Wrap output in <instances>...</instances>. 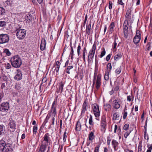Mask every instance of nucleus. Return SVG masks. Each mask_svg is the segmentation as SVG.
<instances>
[{
    "label": "nucleus",
    "instance_id": "obj_4",
    "mask_svg": "<svg viewBox=\"0 0 152 152\" xmlns=\"http://www.w3.org/2000/svg\"><path fill=\"white\" fill-rule=\"evenodd\" d=\"M17 31L16 36L17 38L19 39H23L25 37L26 32L24 29H17L16 30Z\"/></svg>",
    "mask_w": 152,
    "mask_h": 152
},
{
    "label": "nucleus",
    "instance_id": "obj_36",
    "mask_svg": "<svg viewBox=\"0 0 152 152\" xmlns=\"http://www.w3.org/2000/svg\"><path fill=\"white\" fill-rule=\"evenodd\" d=\"M94 138V133L91 132L89 134V140H92Z\"/></svg>",
    "mask_w": 152,
    "mask_h": 152
},
{
    "label": "nucleus",
    "instance_id": "obj_60",
    "mask_svg": "<svg viewBox=\"0 0 152 152\" xmlns=\"http://www.w3.org/2000/svg\"><path fill=\"white\" fill-rule=\"evenodd\" d=\"M86 52H83L82 54L83 60L84 61H86Z\"/></svg>",
    "mask_w": 152,
    "mask_h": 152
},
{
    "label": "nucleus",
    "instance_id": "obj_7",
    "mask_svg": "<svg viewBox=\"0 0 152 152\" xmlns=\"http://www.w3.org/2000/svg\"><path fill=\"white\" fill-rule=\"evenodd\" d=\"M126 20L125 21H127L128 22H130L131 23H132L133 21V16L132 15L131 10L130 9H128L126 12L125 16Z\"/></svg>",
    "mask_w": 152,
    "mask_h": 152
},
{
    "label": "nucleus",
    "instance_id": "obj_37",
    "mask_svg": "<svg viewBox=\"0 0 152 152\" xmlns=\"http://www.w3.org/2000/svg\"><path fill=\"white\" fill-rule=\"evenodd\" d=\"M5 12V10L3 7H0V15H3Z\"/></svg>",
    "mask_w": 152,
    "mask_h": 152
},
{
    "label": "nucleus",
    "instance_id": "obj_46",
    "mask_svg": "<svg viewBox=\"0 0 152 152\" xmlns=\"http://www.w3.org/2000/svg\"><path fill=\"white\" fill-rule=\"evenodd\" d=\"M144 138L145 139L148 140L149 139L148 136L147 134H146V130H145V131H144Z\"/></svg>",
    "mask_w": 152,
    "mask_h": 152
},
{
    "label": "nucleus",
    "instance_id": "obj_41",
    "mask_svg": "<svg viewBox=\"0 0 152 152\" xmlns=\"http://www.w3.org/2000/svg\"><path fill=\"white\" fill-rule=\"evenodd\" d=\"M6 25V23L4 21H0V27H4Z\"/></svg>",
    "mask_w": 152,
    "mask_h": 152
},
{
    "label": "nucleus",
    "instance_id": "obj_38",
    "mask_svg": "<svg viewBox=\"0 0 152 152\" xmlns=\"http://www.w3.org/2000/svg\"><path fill=\"white\" fill-rule=\"evenodd\" d=\"M107 69L108 71L109 72H111L112 69V66L111 63H108L107 65Z\"/></svg>",
    "mask_w": 152,
    "mask_h": 152
},
{
    "label": "nucleus",
    "instance_id": "obj_18",
    "mask_svg": "<svg viewBox=\"0 0 152 152\" xmlns=\"http://www.w3.org/2000/svg\"><path fill=\"white\" fill-rule=\"evenodd\" d=\"M15 79L17 80H20L22 78V74L20 71L18 72L14 77Z\"/></svg>",
    "mask_w": 152,
    "mask_h": 152
},
{
    "label": "nucleus",
    "instance_id": "obj_30",
    "mask_svg": "<svg viewBox=\"0 0 152 152\" xmlns=\"http://www.w3.org/2000/svg\"><path fill=\"white\" fill-rule=\"evenodd\" d=\"M118 39V38L116 37H115V38L114 42L113 44V48L114 49H116V46L117 45V43L118 42L117 41V40Z\"/></svg>",
    "mask_w": 152,
    "mask_h": 152
},
{
    "label": "nucleus",
    "instance_id": "obj_14",
    "mask_svg": "<svg viewBox=\"0 0 152 152\" xmlns=\"http://www.w3.org/2000/svg\"><path fill=\"white\" fill-rule=\"evenodd\" d=\"M9 126L10 128V130L12 132H14L16 127V124L14 121H10L9 124Z\"/></svg>",
    "mask_w": 152,
    "mask_h": 152
},
{
    "label": "nucleus",
    "instance_id": "obj_21",
    "mask_svg": "<svg viewBox=\"0 0 152 152\" xmlns=\"http://www.w3.org/2000/svg\"><path fill=\"white\" fill-rule=\"evenodd\" d=\"M47 146L42 144L39 148V152H44L45 151Z\"/></svg>",
    "mask_w": 152,
    "mask_h": 152
},
{
    "label": "nucleus",
    "instance_id": "obj_34",
    "mask_svg": "<svg viewBox=\"0 0 152 152\" xmlns=\"http://www.w3.org/2000/svg\"><path fill=\"white\" fill-rule=\"evenodd\" d=\"M147 146L148 148V149L147 151L146 152H151V150H152V144H148Z\"/></svg>",
    "mask_w": 152,
    "mask_h": 152
},
{
    "label": "nucleus",
    "instance_id": "obj_2",
    "mask_svg": "<svg viewBox=\"0 0 152 152\" xmlns=\"http://www.w3.org/2000/svg\"><path fill=\"white\" fill-rule=\"evenodd\" d=\"M101 75L100 74H99L97 76L95 73H94L92 88H94V84H95L96 88L97 90L99 88L101 84Z\"/></svg>",
    "mask_w": 152,
    "mask_h": 152
},
{
    "label": "nucleus",
    "instance_id": "obj_9",
    "mask_svg": "<svg viewBox=\"0 0 152 152\" xmlns=\"http://www.w3.org/2000/svg\"><path fill=\"white\" fill-rule=\"evenodd\" d=\"M129 24L127 21H125L123 24V31L124 37L127 38L129 34L128 30Z\"/></svg>",
    "mask_w": 152,
    "mask_h": 152
},
{
    "label": "nucleus",
    "instance_id": "obj_32",
    "mask_svg": "<svg viewBox=\"0 0 152 152\" xmlns=\"http://www.w3.org/2000/svg\"><path fill=\"white\" fill-rule=\"evenodd\" d=\"M73 67V66H68L65 70L66 72L68 74H70L69 71L72 69Z\"/></svg>",
    "mask_w": 152,
    "mask_h": 152
},
{
    "label": "nucleus",
    "instance_id": "obj_27",
    "mask_svg": "<svg viewBox=\"0 0 152 152\" xmlns=\"http://www.w3.org/2000/svg\"><path fill=\"white\" fill-rule=\"evenodd\" d=\"M119 118V115L118 113H115L113 116V119L114 120H118Z\"/></svg>",
    "mask_w": 152,
    "mask_h": 152
},
{
    "label": "nucleus",
    "instance_id": "obj_28",
    "mask_svg": "<svg viewBox=\"0 0 152 152\" xmlns=\"http://www.w3.org/2000/svg\"><path fill=\"white\" fill-rule=\"evenodd\" d=\"M115 26L114 23L112 22L109 26V28L110 29V31L112 33L113 31L114 27Z\"/></svg>",
    "mask_w": 152,
    "mask_h": 152
},
{
    "label": "nucleus",
    "instance_id": "obj_50",
    "mask_svg": "<svg viewBox=\"0 0 152 152\" xmlns=\"http://www.w3.org/2000/svg\"><path fill=\"white\" fill-rule=\"evenodd\" d=\"M4 52L8 56H10V52L9 50L8 49H5L4 50Z\"/></svg>",
    "mask_w": 152,
    "mask_h": 152
},
{
    "label": "nucleus",
    "instance_id": "obj_43",
    "mask_svg": "<svg viewBox=\"0 0 152 152\" xmlns=\"http://www.w3.org/2000/svg\"><path fill=\"white\" fill-rule=\"evenodd\" d=\"M81 50V46L80 45V44H79L77 48V54L78 56L80 55V50Z\"/></svg>",
    "mask_w": 152,
    "mask_h": 152
},
{
    "label": "nucleus",
    "instance_id": "obj_29",
    "mask_svg": "<svg viewBox=\"0 0 152 152\" xmlns=\"http://www.w3.org/2000/svg\"><path fill=\"white\" fill-rule=\"evenodd\" d=\"M105 110L106 111H109L110 110L111 106L109 104H106L104 105Z\"/></svg>",
    "mask_w": 152,
    "mask_h": 152
},
{
    "label": "nucleus",
    "instance_id": "obj_44",
    "mask_svg": "<svg viewBox=\"0 0 152 152\" xmlns=\"http://www.w3.org/2000/svg\"><path fill=\"white\" fill-rule=\"evenodd\" d=\"M133 96L132 94L131 95L128 96H127V100L129 102H130L132 99L133 98Z\"/></svg>",
    "mask_w": 152,
    "mask_h": 152
},
{
    "label": "nucleus",
    "instance_id": "obj_45",
    "mask_svg": "<svg viewBox=\"0 0 152 152\" xmlns=\"http://www.w3.org/2000/svg\"><path fill=\"white\" fill-rule=\"evenodd\" d=\"M106 53V51L105 50L104 48H103V50L102 51L101 54L100 55V58L104 56L105 55Z\"/></svg>",
    "mask_w": 152,
    "mask_h": 152
},
{
    "label": "nucleus",
    "instance_id": "obj_33",
    "mask_svg": "<svg viewBox=\"0 0 152 152\" xmlns=\"http://www.w3.org/2000/svg\"><path fill=\"white\" fill-rule=\"evenodd\" d=\"M71 43L70 44V47H71V52L70 56H71V59H73V56L74 55V50L72 48V47L71 45Z\"/></svg>",
    "mask_w": 152,
    "mask_h": 152
},
{
    "label": "nucleus",
    "instance_id": "obj_63",
    "mask_svg": "<svg viewBox=\"0 0 152 152\" xmlns=\"http://www.w3.org/2000/svg\"><path fill=\"white\" fill-rule=\"evenodd\" d=\"M55 120V117H53V118L51 121V122L52 123V124L53 125H54V124Z\"/></svg>",
    "mask_w": 152,
    "mask_h": 152
},
{
    "label": "nucleus",
    "instance_id": "obj_51",
    "mask_svg": "<svg viewBox=\"0 0 152 152\" xmlns=\"http://www.w3.org/2000/svg\"><path fill=\"white\" fill-rule=\"evenodd\" d=\"M67 137V134L66 132H65L64 133V136H63V141L64 142H65L66 141V138Z\"/></svg>",
    "mask_w": 152,
    "mask_h": 152
},
{
    "label": "nucleus",
    "instance_id": "obj_24",
    "mask_svg": "<svg viewBox=\"0 0 152 152\" xmlns=\"http://www.w3.org/2000/svg\"><path fill=\"white\" fill-rule=\"evenodd\" d=\"M5 130V127L3 125H0V135L3 134Z\"/></svg>",
    "mask_w": 152,
    "mask_h": 152
},
{
    "label": "nucleus",
    "instance_id": "obj_22",
    "mask_svg": "<svg viewBox=\"0 0 152 152\" xmlns=\"http://www.w3.org/2000/svg\"><path fill=\"white\" fill-rule=\"evenodd\" d=\"M81 124L80 122L78 121L77 122V124L75 127V129L76 130L80 131L81 129Z\"/></svg>",
    "mask_w": 152,
    "mask_h": 152
},
{
    "label": "nucleus",
    "instance_id": "obj_40",
    "mask_svg": "<svg viewBox=\"0 0 152 152\" xmlns=\"http://www.w3.org/2000/svg\"><path fill=\"white\" fill-rule=\"evenodd\" d=\"M109 72H106L104 76V79L105 80H107L109 79Z\"/></svg>",
    "mask_w": 152,
    "mask_h": 152
},
{
    "label": "nucleus",
    "instance_id": "obj_10",
    "mask_svg": "<svg viewBox=\"0 0 152 152\" xmlns=\"http://www.w3.org/2000/svg\"><path fill=\"white\" fill-rule=\"evenodd\" d=\"M13 148L12 145L10 143L5 144L2 152H12Z\"/></svg>",
    "mask_w": 152,
    "mask_h": 152
},
{
    "label": "nucleus",
    "instance_id": "obj_15",
    "mask_svg": "<svg viewBox=\"0 0 152 152\" xmlns=\"http://www.w3.org/2000/svg\"><path fill=\"white\" fill-rule=\"evenodd\" d=\"M46 41L45 39L43 38L41 41V43L40 45V48L41 50H43L45 48Z\"/></svg>",
    "mask_w": 152,
    "mask_h": 152
},
{
    "label": "nucleus",
    "instance_id": "obj_49",
    "mask_svg": "<svg viewBox=\"0 0 152 152\" xmlns=\"http://www.w3.org/2000/svg\"><path fill=\"white\" fill-rule=\"evenodd\" d=\"M129 126V124H126L124 125L123 129L124 130H126L128 128Z\"/></svg>",
    "mask_w": 152,
    "mask_h": 152
},
{
    "label": "nucleus",
    "instance_id": "obj_16",
    "mask_svg": "<svg viewBox=\"0 0 152 152\" xmlns=\"http://www.w3.org/2000/svg\"><path fill=\"white\" fill-rule=\"evenodd\" d=\"M112 145L114 148L115 151H117V148L119 145L118 142L116 140H113L112 141Z\"/></svg>",
    "mask_w": 152,
    "mask_h": 152
},
{
    "label": "nucleus",
    "instance_id": "obj_13",
    "mask_svg": "<svg viewBox=\"0 0 152 152\" xmlns=\"http://www.w3.org/2000/svg\"><path fill=\"white\" fill-rule=\"evenodd\" d=\"M56 101H54L51 107V116L53 117H55L56 115Z\"/></svg>",
    "mask_w": 152,
    "mask_h": 152
},
{
    "label": "nucleus",
    "instance_id": "obj_57",
    "mask_svg": "<svg viewBox=\"0 0 152 152\" xmlns=\"http://www.w3.org/2000/svg\"><path fill=\"white\" fill-rule=\"evenodd\" d=\"M110 137H107V143L108 145H109L110 144Z\"/></svg>",
    "mask_w": 152,
    "mask_h": 152
},
{
    "label": "nucleus",
    "instance_id": "obj_25",
    "mask_svg": "<svg viewBox=\"0 0 152 152\" xmlns=\"http://www.w3.org/2000/svg\"><path fill=\"white\" fill-rule=\"evenodd\" d=\"M91 23H89L88 26H87L86 28V33L88 34L89 35L91 32Z\"/></svg>",
    "mask_w": 152,
    "mask_h": 152
},
{
    "label": "nucleus",
    "instance_id": "obj_3",
    "mask_svg": "<svg viewBox=\"0 0 152 152\" xmlns=\"http://www.w3.org/2000/svg\"><path fill=\"white\" fill-rule=\"evenodd\" d=\"M96 49V45L94 44L91 50L88 53V63H91L94 58Z\"/></svg>",
    "mask_w": 152,
    "mask_h": 152
},
{
    "label": "nucleus",
    "instance_id": "obj_59",
    "mask_svg": "<svg viewBox=\"0 0 152 152\" xmlns=\"http://www.w3.org/2000/svg\"><path fill=\"white\" fill-rule=\"evenodd\" d=\"M60 66H56L55 70L56 72H58L60 68Z\"/></svg>",
    "mask_w": 152,
    "mask_h": 152
},
{
    "label": "nucleus",
    "instance_id": "obj_58",
    "mask_svg": "<svg viewBox=\"0 0 152 152\" xmlns=\"http://www.w3.org/2000/svg\"><path fill=\"white\" fill-rule=\"evenodd\" d=\"M150 44H147L146 46V50H149L150 49Z\"/></svg>",
    "mask_w": 152,
    "mask_h": 152
},
{
    "label": "nucleus",
    "instance_id": "obj_20",
    "mask_svg": "<svg viewBox=\"0 0 152 152\" xmlns=\"http://www.w3.org/2000/svg\"><path fill=\"white\" fill-rule=\"evenodd\" d=\"M5 144V141L3 140H0V151L2 152Z\"/></svg>",
    "mask_w": 152,
    "mask_h": 152
},
{
    "label": "nucleus",
    "instance_id": "obj_19",
    "mask_svg": "<svg viewBox=\"0 0 152 152\" xmlns=\"http://www.w3.org/2000/svg\"><path fill=\"white\" fill-rule=\"evenodd\" d=\"M87 105V102L85 101L82 105L81 113H84L86 110V107Z\"/></svg>",
    "mask_w": 152,
    "mask_h": 152
},
{
    "label": "nucleus",
    "instance_id": "obj_42",
    "mask_svg": "<svg viewBox=\"0 0 152 152\" xmlns=\"http://www.w3.org/2000/svg\"><path fill=\"white\" fill-rule=\"evenodd\" d=\"M37 130V126H34L33 127V132L34 134H36Z\"/></svg>",
    "mask_w": 152,
    "mask_h": 152
},
{
    "label": "nucleus",
    "instance_id": "obj_55",
    "mask_svg": "<svg viewBox=\"0 0 152 152\" xmlns=\"http://www.w3.org/2000/svg\"><path fill=\"white\" fill-rule=\"evenodd\" d=\"M131 132H126L125 134H124V137L125 138H126L129 135L130 133Z\"/></svg>",
    "mask_w": 152,
    "mask_h": 152
},
{
    "label": "nucleus",
    "instance_id": "obj_8",
    "mask_svg": "<svg viewBox=\"0 0 152 152\" xmlns=\"http://www.w3.org/2000/svg\"><path fill=\"white\" fill-rule=\"evenodd\" d=\"M106 126L107 123L106 118L105 116L103 117L102 118L101 123V130L103 133L105 132L106 129Z\"/></svg>",
    "mask_w": 152,
    "mask_h": 152
},
{
    "label": "nucleus",
    "instance_id": "obj_56",
    "mask_svg": "<svg viewBox=\"0 0 152 152\" xmlns=\"http://www.w3.org/2000/svg\"><path fill=\"white\" fill-rule=\"evenodd\" d=\"M142 150V146L141 145H140L139 144L138 147V152H141Z\"/></svg>",
    "mask_w": 152,
    "mask_h": 152
},
{
    "label": "nucleus",
    "instance_id": "obj_52",
    "mask_svg": "<svg viewBox=\"0 0 152 152\" xmlns=\"http://www.w3.org/2000/svg\"><path fill=\"white\" fill-rule=\"evenodd\" d=\"M111 55H112V54L110 53L107 56L106 58V60L107 61H109V60L110 59V57H111Z\"/></svg>",
    "mask_w": 152,
    "mask_h": 152
},
{
    "label": "nucleus",
    "instance_id": "obj_47",
    "mask_svg": "<svg viewBox=\"0 0 152 152\" xmlns=\"http://www.w3.org/2000/svg\"><path fill=\"white\" fill-rule=\"evenodd\" d=\"M135 37H141V34L139 30H137L136 32V34Z\"/></svg>",
    "mask_w": 152,
    "mask_h": 152
},
{
    "label": "nucleus",
    "instance_id": "obj_31",
    "mask_svg": "<svg viewBox=\"0 0 152 152\" xmlns=\"http://www.w3.org/2000/svg\"><path fill=\"white\" fill-rule=\"evenodd\" d=\"M122 57V55L120 53H118L115 56L114 58L115 60L118 61Z\"/></svg>",
    "mask_w": 152,
    "mask_h": 152
},
{
    "label": "nucleus",
    "instance_id": "obj_17",
    "mask_svg": "<svg viewBox=\"0 0 152 152\" xmlns=\"http://www.w3.org/2000/svg\"><path fill=\"white\" fill-rule=\"evenodd\" d=\"M65 84L64 83L61 82V83L59 85L58 89L57 92L58 93L60 92L61 93L63 91V87Z\"/></svg>",
    "mask_w": 152,
    "mask_h": 152
},
{
    "label": "nucleus",
    "instance_id": "obj_1",
    "mask_svg": "<svg viewBox=\"0 0 152 152\" xmlns=\"http://www.w3.org/2000/svg\"><path fill=\"white\" fill-rule=\"evenodd\" d=\"M10 61L12 65L15 68L20 67L22 63L21 59L18 56L13 57Z\"/></svg>",
    "mask_w": 152,
    "mask_h": 152
},
{
    "label": "nucleus",
    "instance_id": "obj_62",
    "mask_svg": "<svg viewBox=\"0 0 152 152\" xmlns=\"http://www.w3.org/2000/svg\"><path fill=\"white\" fill-rule=\"evenodd\" d=\"M112 3L110 1L109 4V8L111 10L112 8Z\"/></svg>",
    "mask_w": 152,
    "mask_h": 152
},
{
    "label": "nucleus",
    "instance_id": "obj_26",
    "mask_svg": "<svg viewBox=\"0 0 152 152\" xmlns=\"http://www.w3.org/2000/svg\"><path fill=\"white\" fill-rule=\"evenodd\" d=\"M141 39V37H135L134 38L133 42L134 44H137L140 41Z\"/></svg>",
    "mask_w": 152,
    "mask_h": 152
},
{
    "label": "nucleus",
    "instance_id": "obj_12",
    "mask_svg": "<svg viewBox=\"0 0 152 152\" xmlns=\"http://www.w3.org/2000/svg\"><path fill=\"white\" fill-rule=\"evenodd\" d=\"M50 140L48 133H46L43 137V140L42 141V144L47 146L48 143L50 142Z\"/></svg>",
    "mask_w": 152,
    "mask_h": 152
},
{
    "label": "nucleus",
    "instance_id": "obj_39",
    "mask_svg": "<svg viewBox=\"0 0 152 152\" xmlns=\"http://www.w3.org/2000/svg\"><path fill=\"white\" fill-rule=\"evenodd\" d=\"M89 124L91 125H93L94 124V123L93 121L92 116L91 115H90V117L89 118Z\"/></svg>",
    "mask_w": 152,
    "mask_h": 152
},
{
    "label": "nucleus",
    "instance_id": "obj_5",
    "mask_svg": "<svg viewBox=\"0 0 152 152\" xmlns=\"http://www.w3.org/2000/svg\"><path fill=\"white\" fill-rule=\"evenodd\" d=\"M92 108L95 117L96 118H98L100 115V112L99 105L95 103L93 104L92 106Z\"/></svg>",
    "mask_w": 152,
    "mask_h": 152
},
{
    "label": "nucleus",
    "instance_id": "obj_48",
    "mask_svg": "<svg viewBox=\"0 0 152 152\" xmlns=\"http://www.w3.org/2000/svg\"><path fill=\"white\" fill-rule=\"evenodd\" d=\"M5 67L6 69H9L11 67V65L9 63H7L5 64Z\"/></svg>",
    "mask_w": 152,
    "mask_h": 152
},
{
    "label": "nucleus",
    "instance_id": "obj_64",
    "mask_svg": "<svg viewBox=\"0 0 152 152\" xmlns=\"http://www.w3.org/2000/svg\"><path fill=\"white\" fill-rule=\"evenodd\" d=\"M119 89V87L118 86H116L114 88V91H117Z\"/></svg>",
    "mask_w": 152,
    "mask_h": 152
},
{
    "label": "nucleus",
    "instance_id": "obj_35",
    "mask_svg": "<svg viewBox=\"0 0 152 152\" xmlns=\"http://www.w3.org/2000/svg\"><path fill=\"white\" fill-rule=\"evenodd\" d=\"M121 66H119L116 69L115 72L116 73L119 74L121 71Z\"/></svg>",
    "mask_w": 152,
    "mask_h": 152
},
{
    "label": "nucleus",
    "instance_id": "obj_53",
    "mask_svg": "<svg viewBox=\"0 0 152 152\" xmlns=\"http://www.w3.org/2000/svg\"><path fill=\"white\" fill-rule=\"evenodd\" d=\"M99 147L100 146L99 145H98L95 148L94 152H99Z\"/></svg>",
    "mask_w": 152,
    "mask_h": 152
},
{
    "label": "nucleus",
    "instance_id": "obj_61",
    "mask_svg": "<svg viewBox=\"0 0 152 152\" xmlns=\"http://www.w3.org/2000/svg\"><path fill=\"white\" fill-rule=\"evenodd\" d=\"M118 3L121 5H124V3L122 2V0H118Z\"/></svg>",
    "mask_w": 152,
    "mask_h": 152
},
{
    "label": "nucleus",
    "instance_id": "obj_11",
    "mask_svg": "<svg viewBox=\"0 0 152 152\" xmlns=\"http://www.w3.org/2000/svg\"><path fill=\"white\" fill-rule=\"evenodd\" d=\"M9 108V104L8 102L3 103L0 107V110L2 112H7Z\"/></svg>",
    "mask_w": 152,
    "mask_h": 152
},
{
    "label": "nucleus",
    "instance_id": "obj_6",
    "mask_svg": "<svg viewBox=\"0 0 152 152\" xmlns=\"http://www.w3.org/2000/svg\"><path fill=\"white\" fill-rule=\"evenodd\" d=\"M9 36L7 34H0V44L7 43L9 41Z\"/></svg>",
    "mask_w": 152,
    "mask_h": 152
},
{
    "label": "nucleus",
    "instance_id": "obj_23",
    "mask_svg": "<svg viewBox=\"0 0 152 152\" xmlns=\"http://www.w3.org/2000/svg\"><path fill=\"white\" fill-rule=\"evenodd\" d=\"M120 104L117 100H115L113 101V107L115 108L118 109L120 107Z\"/></svg>",
    "mask_w": 152,
    "mask_h": 152
},
{
    "label": "nucleus",
    "instance_id": "obj_54",
    "mask_svg": "<svg viewBox=\"0 0 152 152\" xmlns=\"http://www.w3.org/2000/svg\"><path fill=\"white\" fill-rule=\"evenodd\" d=\"M127 112H124V114H123V118L124 119H126L127 116Z\"/></svg>",
    "mask_w": 152,
    "mask_h": 152
}]
</instances>
